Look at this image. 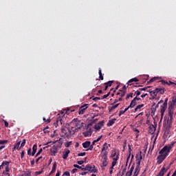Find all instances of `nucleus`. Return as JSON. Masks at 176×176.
<instances>
[{
	"label": "nucleus",
	"instance_id": "f257e3e1",
	"mask_svg": "<svg viewBox=\"0 0 176 176\" xmlns=\"http://www.w3.org/2000/svg\"><path fill=\"white\" fill-rule=\"evenodd\" d=\"M70 124L72 126H74L76 128H74V126H72V130H74L75 131V133H76V131H78V129H82V127H83V123L79 120L78 118H74L71 122Z\"/></svg>",
	"mask_w": 176,
	"mask_h": 176
},
{
	"label": "nucleus",
	"instance_id": "f03ea898",
	"mask_svg": "<svg viewBox=\"0 0 176 176\" xmlns=\"http://www.w3.org/2000/svg\"><path fill=\"white\" fill-rule=\"evenodd\" d=\"M174 144L175 143H172L169 146H164L159 152L160 155H163L164 156L167 157V156H168V153H170V151H171L173 146H174Z\"/></svg>",
	"mask_w": 176,
	"mask_h": 176
},
{
	"label": "nucleus",
	"instance_id": "7ed1b4c3",
	"mask_svg": "<svg viewBox=\"0 0 176 176\" xmlns=\"http://www.w3.org/2000/svg\"><path fill=\"white\" fill-rule=\"evenodd\" d=\"M62 134L63 137L65 138H71V135L75 134V131L72 129H69L68 128H62L61 129Z\"/></svg>",
	"mask_w": 176,
	"mask_h": 176
},
{
	"label": "nucleus",
	"instance_id": "20e7f679",
	"mask_svg": "<svg viewBox=\"0 0 176 176\" xmlns=\"http://www.w3.org/2000/svg\"><path fill=\"white\" fill-rule=\"evenodd\" d=\"M65 122H67V118H65V115L59 116L57 118L56 121L54 123V126H55V127H57L58 124H60V126H63L65 124Z\"/></svg>",
	"mask_w": 176,
	"mask_h": 176
},
{
	"label": "nucleus",
	"instance_id": "39448f33",
	"mask_svg": "<svg viewBox=\"0 0 176 176\" xmlns=\"http://www.w3.org/2000/svg\"><path fill=\"white\" fill-rule=\"evenodd\" d=\"M166 91V89L164 88H162L161 87H159L158 88H156L153 93L151 94V96L153 97L152 99H155V97L157 96V93H160V94H164V92Z\"/></svg>",
	"mask_w": 176,
	"mask_h": 176
},
{
	"label": "nucleus",
	"instance_id": "423d86ee",
	"mask_svg": "<svg viewBox=\"0 0 176 176\" xmlns=\"http://www.w3.org/2000/svg\"><path fill=\"white\" fill-rule=\"evenodd\" d=\"M87 168H88L87 171H89V173H98V172L97 168H96V166H94V165L91 166L90 164H87Z\"/></svg>",
	"mask_w": 176,
	"mask_h": 176
},
{
	"label": "nucleus",
	"instance_id": "0eeeda50",
	"mask_svg": "<svg viewBox=\"0 0 176 176\" xmlns=\"http://www.w3.org/2000/svg\"><path fill=\"white\" fill-rule=\"evenodd\" d=\"M51 156H56V153H58V148L54 145L50 150Z\"/></svg>",
	"mask_w": 176,
	"mask_h": 176
},
{
	"label": "nucleus",
	"instance_id": "6e6552de",
	"mask_svg": "<svg viewBox=\"0 0 176 176\" xmlns=\"http://www.w3.org/2000/svg\"><path fill=\"white\" fill-rule=\"evenodd\" d=\"M86 109H87V104H85L80 107L79 111H78V115H83L85 112H86Z\"/></svg>",
	"mask_w": 176,
	"mask_h": 176
},
{
	"label": "nucleus",
	"instance_id": "1a4fd4ad",
	"mask_svg": "<svg viewBox=\"0 0 176 176\" xmlns=\"http://www.w3.org/2000/svg\"><path fill=\"white\" fill-rule=\"evenodd\" d=\"M166 155H163L162 154H160L157 157V164H162L163 163L164 160L166 159Z\"/></svg>",
	"mask_w": 176,
	"mask_h": 176
},
{
	"label": "nucleus",
	"instance_id": "9d476101",
	"mask_svg": "<svg viewBox=\"0 0 176 176\" xmlns=\"http://www.w3.org/2000/svg\"><path fill=\"white\" fill-rule=\"evenodd\" d=\"M70 153H71V151H69V149L65 148V151L63 152V159H64L65 160H67V159H68V155H69Z\"/></svg>",
	"mask_w": 176,
	"mask_h": 176
},
{
	"label": "nucleus",
	"instance_id": "9b49d317",
	"mask_svg": "<svg viewBox=\"0 0 176 176\" xmlns=\"http://www.w3.org/2000/svg\"><path fill=\"white\" fill-rule=\"evenodd\" d=\"M160 82H161L162 85H168V86H173V87H175V83L171 81L167 82L164 80H162Z\"/></svg>",
	"mask_w": 176,
	"mask_h": 176
},
{
	"label": "nucleus",
	"instance_id": "f8f14e48",
	"mask_svg": "<svg viewBox=\"0 0 176 176\" xmlns=\"http://www.w3.org/2000/svg\"><path fill=\"white\" fill-rule=\"evenodd\" d=\"M104 126V121L99 122L94 126L95 130H101V128Z\"/></svg>",
	"mask_w": 176,
	"mask_h": 176
},
{
	"label": "nucleus",
	"instance_id": "ddd939ff",
	"mask_svg": "<svg viewBox=\"0 0 176 176\" xmlns=\"http://www.w3.org/2000/svg\"><path fill=\"white\" fill-rule=\"evenodd\" d=\"M166 109H167V106L162 104L160 109L161 118L164 116V112H166Z\"/></svg>",
	"mask_w": 176,
	"mask_h": 176
},
{
	"label": "nucleus",
	"instance_id": "4468645a",
	"mask_svg": "<svg viewBox=\"0 0 176 176\" xmlns=\"http://www.w3.org/2000/svg\"><path fill=\"white\" fill-rule=\"evenodd\" d=\"M118 160H119V154H118L116 157L113 158V162L111 164V168H113L115 167V166H116V163H117Z\"/></svg>",
	"mask_w": 176,
	"mask_h": 176
},
{
	"label": "nucleus",
	"instance_id": "2eb2a0df",
	"mask_svg": "<svg viewBox=\"0 0 176 176\" xmlns=\"http://www.w3.org/2000/svg\"><path fill=\"white\" fill-rule=\"evenodd\" d=\"M148 129V131L151 134H153V133L156 131V126H155L153 124L150 125Z\"/></svg>",
	"mask_w": 176,
	"mask_h": 176
},
{
	"label": "nucleus",
	"instance_id": "dca6fc26",
	"mask_svg": "<svg viewBox=\"0 0 176 176\" xmlns=\"http://www.w3.org/2000/svg\"><path fill=\"white\" fill-rule=\"evenodd\" d=\"M128 148H129V155L126 158V166H127V163H129V160H130V157L131 156V151H133L131 149V146L130 144L128 145Z\"/></svg>",
	"mask_w": 176,
	"mask_h": 176
},
{
	"label": "nucleus",
	"instance_id": "f3484780",
	"mask_svg": "<svg viewBox=\"0 0 176 176\" xmlns=\"http://www.w3.org/2000/svg\"><path fill=\"white\" fill-rule=\"evenodd\" d=\"M176 99L172 100V102L169 103V107L168 109H174V106L175 105Z\"/></svg>",
	"mask_w": 176,
	"mask_h": 176
},
{
	"label": "nucleus",
	"instance_id": "a211bd4d",
	"mask_svg": "<svg viewBox=\"0 0 176 176\" xmlns=\"http://www.w3.org/2000/svg\"><path fill=\"white\" fill-rule=\"evenodd\" d=\"M132 82H140V80H138L137 78H131L128 81L127 85L131 86L133 85Z\"/></svg>",
	"mask_w": 176,
	"mask_h": 176
},
{
	"label": "nucleus",
	"instance_id": "6ab92c4d",
	"mask_svg": "<svg viewBox=\"0 0 176 176\" xmlns=\"http://www.w3.org/2000/svg\"><path fill=\"white\" fill-rule=\"evenodd\" d=\"M137 105V100L135 99H133L131 102L130 105L129 106V108H134Z\"/></svg>",
	"mask_w": 176,
	"mask_h": 176
},
{
	"label": "nucleus",
	"instance_id": "aec40b11",
	"mask_svg": "<svg viewBox=\"0 0 176 176\" xmlns=\"http://www.w3.org/2000/svg\"><path fill=\"white\" fill-rule=\"evenodd\" d=\"M37 149H38V145L34 144L32 147V156H35Z\"/></svg>",
	"mask_w": 176,
	"mask_h": 176
},
{
	"label": "nucleus",
	"instance_id": "412c9836",
	"mask_svg": "<svg viewBox=\"0 0 176 176\" xmlns=\"http://www.w3.org/2000/svg\"><path fill=\"white\" fill-rule=\"evenodd\" d=\"M56 168H57V163L55 162L53 164L52 169V170H51V172L50 173V175H51V174H54V173H56Z\"/></svg>",
	"mask_w": 176,
	"mask_h": 176
},
{
	"label": "nucleus",
	"instance_id": "4be33fe9",
	"mask_svg": "<svg viewBox=\"0 0 176 176\" xmlns=\"http://www.w3.org/2000/svg\"><path fill=\"white\" fill-rule=\"evenodd\" d=\"M102 164L101 167H107L108 166V158H102Z\"/></svg>",
	"mask_w": 176,
	"mask_h": 176
},
{
	"label": "nucleus",
	"instance_id": "5701e85b",
	"mask_svg": "<svg viewBox=\"0 0 176 176\" xmlns=\"http://www.w3.org/2000/svg\"><path fill=\"white\" fill-rule=\"evenodd\" d=\"M91 144V142L90 141H86L82 143V146L83 148H89V146H90Z\"/></svg>",
	"mask_w": 176,
	"mask_h": 176
},
{
	"label": "nucleus",
	"instance_id": "b1692460",
	"mask_svg": "<svg viewBox=\"0 0 176 176\" xmlns=\"http://www.w3.org/2000/svg\"><path fill=\"white\" fill-rule=\"evenodd\" d=\"M119 105H120V103H118V104L109 107V112H112V111H113V109H116V108H118L119 107Z\"/></svg>",
	"mask_w": 176,
	"mask_h": 176
},
{
	"label": "nucleus",
	"instance_id": "393cba45",
	"mask_svg": "<svg viewBox=\"0 0 176 176\" xmlns=\"http://www.w3.org/2000/svg\"><path fill=\"white\" fill-rule=\"evenodd\" d=\"M136 159L137 160H142V151H140L137 155H136Z\"/></svg>",
	"mask_w": 176,
	"mask_h": 176
},
{
	"label": "nucleus",
	"instance_id": "a878e982",
	"mask_svg": "<svg viewBox=\"0 0 176 176\" xmlns=\"http://www.w3.org/2000/svg\"><path fill=\"white\" fill-rule=\"evenodd\" d=\"M115 122H116V118H113V120H109V122L107 124V126L109 127H111V126H112L113 124H115Z\"/></svg>",
	"mask_w": 176,
	"mask_h": 176
},
{
	"label": "nucleus",
	"instance_id": "bb28decb",
	"mask_svg": "<svg viewBox=\"0 0 176 176\" xmlns=\"http://www.w3.org/2000/svg\"><path fill=\"white\" fill-rule=\"evenodd\" d=\"M133 171H134V165H133V166L131 167L129 171H128V172L126 173V175H128V176H131V175H133Z\"/></svg>",
	"mask_w": 176,
	"mask_h": 176
},
{
	"label": "nucleus",
	"instance_id": "cd10ccee",
	"mask_svg": "<svg viewBox=\"0 0 176 176\" xmlns=\"http://www.w3.org/2000/svg\"><path fill=\"white\" fill-rule=\"evenodd\" d=\"M107 149H108V144L107 142H105L102 145V148L101 151H102V152H105V151H107Z\"/></svg>",
	"mask_w": 176,
	"mask_h": 176
},
{
	"label": "nucleus",
	"instance_id": "c85d7f7f",
	"mask_svg": "<svg viewBox=\"0 0 176 176\" xmlns=\"http://www.w3.org/2000/svg\"><path fill=\"white\" fill-rule=\"evenodd\" d=\"M159 77H154L149 80V81L147 82V85H149V83H153V82H155V80H158Z\"/></svg>",
	"mask_w": 176,
	"mask_h": 176
},
{
	"label": "nucleus",
	"instance_id": "c756f323",
	"mask_svg": "<svg viewBox=\"0 0 176 176\" xmlns=\"http://www.w3.org/2000/svg\"><path fill=\"white\" fill-rule=\"evenodd\" d=\"M98 74L100 80H104V76H102V72L101 71V68H99Z\"/></svg>",
	"mask_w": 176,
	"mask_h": 176
},
{
	"label": "nucleus",
	"instance_id": "7c9ffc66",
	"mask_svg": "<svg viewBox=\"0 0 176 176\" xmlns=\"http://www.w3.org/2000/svg\"><path fill=\"white\" fill-rule=\"evenodd\" d=\"M112 83H113V80H109L107 82H104V85L107 86V87H111V86H112Z\"/></svg>",
	"mask_w": 176,
	"mask_h": 176
},
{
	"label": "nucleus",
	"instance_id": "2f4dec72",
	"mask_svg": "<svg viewBox=\"0 0 176 176\" xmlns=\"http://www.w3.org/2000/svg\"><path fill=\"white\" fill-rule=\"evenodd\" d=\"M21 142H18L16 144L14 145V149H19L20 151V144Z\"/></svg>",
	"mask_w": 176,
	"mask_h": 176
},
{
	"label": "nucleus",
	"instance_id": "473e14b6",
	"mask_svg": "<svg viewBox=\"0 0 176 176\" xmlns=\"http://www.w3.org/2000/svg\"><path fill=\"white\" fill-rule=\"evenodd\" d=\"M103 155H102V159H108V151H102Z\"/></svg>",
	"mask_w": 176,
	"mask_h": 176
},
{
	"label": "nucleus",
	"instance_id": "72a5a7b5",
	"mask_svg": "<svg viewBox=\"0 0 176 176\" xmlns=\"http://www.w3.org/2000/svg\"><path fill=\"white\" fill-rule=\"evenodd\" d=\"M144 104H138L135 108V112H138L139 109H141V108H143Z\"/></svg>",
	"mask_w": 176,
	"mask_h": 176
},
{
	"label": "nucleus",
	"instance_id": "f704fd0d",
	"mask_svg": "<svg viewBox=\"0 0 176 176\" xmlns=\"http://www.w3.org/2000/svg\"><path fill=\"white\" fill-rule=\"evenodd\" d=\"M85 137H89V135H91V129L84 133Z\"/></svg>",
	"mask_w": 176,
	"mask_h": 176
},
{
	"label": "nucleus",
	"instance_id": "c9c22d12",
	"mask_svg": "<svg viewBox=\"0 0 176 176\" xmlns=\"http://www.w3.org/2000/svg\"><path fill=\"white\" fill-rule=\"evenodd\" d=\"M56 142H58L56 145H55L58 148H61V145H63V143L58 142V140H56V142H53V144H56Z\"/></svg>",
	"mask_w": 176,
	"mask_h": 176
},
{
	"label": "nucleus",
	"instance_id": "e433bc0d",
	"mask_svg": "<svg viewBox=\"0 0 176 176\" xmlns=\"http://www.w3.org/2000/svg\"><path fill=\"white\" fill-rule=\"evenodd\" d=\"M120 98L123 99L124 96H126V91L124 90H120Z\"/></svg>",
	"mask_w": 176,
	"mask_h": 176
},
{
	"label": "nucleus",
	"instance_id": "4c0bfd02",
	"mask_svg": "<svg viewBox=\"0 0 176 176\" xmlns=\"http://www.w3.org/2000/svg\"><path fill=\"white\" fill-rule=\"evenodd\" d=\"M31 170H25L24 171V176H31Z\"/></svg>",
	"mask_w": 176,
	"mask_h": 176
},
{
	"label": "nucleus",
	"instance_id": "58836bf2",
	"mask_svg": "<svg viewBox=\"0 0 176 176\" xmlns=\"http://www.w3.org/2000/svg\"><path fill=\"white\" fill-rule=\"evenodd\" d=\"M101 138H102V135H101L99 138H98L97 140H94L92 142L93 145H94V144H96V142H98V141H100Z\"/></svg>",
	"mask_w": 176,
	"mask_h": 176
},
{
	"label": "nucleus",
	"instance_id": "ea45409f",
	"mask_svg": "<svg viewBox=\"0 0 176 176\" xmlns=\"http://www.w3.org/2000/svg\"><path fill=\"white\" fill-rule=\"evenodd\" d=\"M26 140L23 139L22 141V143L21 144L20 148L19 149H21V148H23V146H25V142H26Z\"/></svg>",
	"mask_w": 176,
	"mask_h": 176
},
{
	"label": "nucleus",
	"instance_id": "a19ab883",
	"mask_svg": "<svg viewBox=\"0 0 176 176\" xmlns=\"http://www.w3.org/2000/svg\"><path fill=\"white\" fill-rule=\"evenodd\" d=\"M43 120L45 123H50V122H52L50 118L46 119L45 117L43 118Z\"/></svg>",
	"mask_w": 176,
	"mask_h": 176
},
{
	"label": "nucleus",
	"instance_id": "79ce46f5",
	"mask_svg": "<svg viewBox=\"0 0 176 176\" xmlns=\"http://www.w3.org/2000/svg\"><path fill=\"white\" fill-rule=\"evenodd\" d=\"M43 151V148H40L38 151V153L36 154L35 157H38L39 156V155H41L42 153V152Z\"/></svg>",
	"mask_w": 176,
	"mask_h": 176
},
{
	"label": "nucleus",
	"instance_id": "37998d69",
	"mask_svg": "<svg viewBox=\"0 0 176 176\" xmlns=\"http://www.w3.org/2000/svg\"><path fill=\"white\" fill-rule=\"evenodd\" d=\"M133 93H130L129 94L126 95V100H129V98H133Z\"/></svg>",
	"mask_w": 176,
	"mask_h": 176
},
{
	"label": "nucleus",
	"instance_id": "c03bdc74",
	"mask_svg": "<svg viewBox=\"0 0 176 176\" xmlns=\"http://www.w3.org/2000/svg\"><path fill=\"white\" fill-rule=\"evenodd\" d=\"M71 145H72V142H68L65 144V146L66 148H69V146H71Z\"/></svg>",
	"mask_w": 176,
	"mask_h": 176
},
{
	"label": "nucleus",
	"instance_id": "a18cd8bd",
	"mask_svg": "<svg viewBox=\"0 0 176 176\" xmlns=\"http://www.w3.org/2000/svg\"><path fill=\"white\" fill-rule=\"evenodd\" d=\"M111 94V92H109L107 94L104 95L100 99L101 100H104L105 98H108V97H109V95Z\"/></svg>",
	"mask_w": 176,
	"mask_h": 176
},
{
	"label": "nucleus",
	"instance_id": "49530a36",
	"mask_svg": "<svg viewBox=\"0 0 176 176\" xmlns=\"http://www.w3.org/2000/svg\"><path fill=\"white\" fill-rule=\"evenodd\" d=\"M135 96H136V97H138V96H141V91L139 90H137L135 92Z\"/></svg>",
	"mask_w": 176,
	"mask_h": 176
},
{
	"label": "nucleus",
	"instance_id": "de8ad7c7",
	"mask_svg": "<svg viewBox=\"0 0 176 176\" xmlns=\"http://www.w3.org/2000/svg\"><path fill=\"white\" fill-rule=\"evenodd\" d=\"M168 116L174 115V109H168Z\"/></svg>",
	"mask_w": 176,
	"mask_h": 176
},
{
	"label": "nucleus",
	"instance_id": "09e8293b",
	"mask_svg": "<svg viewBox=\"0 0 176 176\" xmlns=\"http://www.w3.org/2000/svg\"><path fill=\"white\" fill-rule=\"evenodd\" d=\"M115 156H118V155H116V151H113L111 154V157H113V159L115 158Z\"/></svg>",
	"mask_w": 176,
	"mask_h": 176
},
{
	"label": "nucleus",
	"instance_id": "8fccbe9b",
	"mask_svg": "<svg viewBox=\"0 0 176 176\" xmlns=\"http://www.w3.org/2000/svg\"><path fill=\"white\" fill-rule=\"evenodd\" d=\"M122 98H116L115 99L113 104H116V102H119V101H122Z\"/></svg>",
	"mask_w": 176,
	"mask_h": 176
},
{
	"label": "nucleus",
	"instance_id": "3c124183",
	"mask_svg": "<svg viewBox=\"0 0 176 176\" xmlns=\"http://www.w3.org/2000/svg\"><path fill=\"white\" fill-rule=\"evenodd\" d=\"M93 148H94V144H90V146H89V148H87L86 151H91L93 149Z\"/></svg>",
	"mask_w": 176,
	"mask_h": 176
},
{
	"label": "nucleus",
	"instance_id": "603ef678",
	"mask_svg": "<svg viewBox=\"0 0 176 176\" xmlns=\"http://www.w3.org/2000/svg\"><path fill=\"white\" fill-rule=\"evenodd\" d=\"M10 162H8V161H4V162H2V164L3 165V164H5L6 166V167H9V164H10Z\"/></svg>",
	"mask_w": 176,
	"mask_h": 176
},
{
	"label": "nucleus",
	"instance_id": "864d4df0",
	"mask_svg": "<svg viewBox=\"0 0 176 176\" xmlns=\"http://www.w3.org/2000/svg\"><path fill=\"white\" fill-rule=\"evenodd\" d=\"M73 167H75V168H79L80 170H82V166H80L78 164H74Z\"/></svg>",
	"mask_w": 176,
	"mask_h": 176
},
{
	"label": "nucleus",
	"instance_id": "5fc2aeb1",
	"mask_svg": "<svg viewBox=\"0 0 176 176\" xmlns=\"http://www.w3.org/2000/svg\"><path fill=\"white\" fill-rule=\"evenodd\" d=\"M3 144H8V140H0V145H3Z\"/></svg>",
	"mask_w": 176,
	"mask_h": 176
},
{
	"label": "nucleus",
	"instance_id": "6e6d98bb",
	"mask_svg": "<svg viewBox=\"0 0 176 176\" xmlns=\"http://www.w3.org/2000/svg\"><path fill=\"white\" fill-rule=\"evenodd\" d=\"M140 91H146L148 90V87H144V88H140L139 89Z\"/></svg>",
	"mask_w": 176,
	"mask_h": 176
},
{
	"label": "nucleus",
	"instance_id": "4d7b16f0",
	"mask_svg": "<svg viewBox=\"0 0 176 176\" xmlns=\"http://www.w3.org/2000/svg\"><path fill=\"white\" fill-rule=\"evenodd\" d=\"M43 172V170H40V171H36L35 172V175H41V174Z\"/></svg>",
	"mask_w": 176,
	"mask_h": 176
},
{
	"label": "nucleus",
	"instance_id": "13d9d810",
	"mask_svg": "<svg viewBox=\"0 0 176 176\" xmlns=\"http://www.w3.org/2000/svg\"><path fill=\"white\" fill-rule=\"evenodd\" d=\"M125 113H126V111L120 110V112H119V116H122V115H123Z\"/></svg>",
	"mask_w": 176,
	"mask_h": 176
},
{
	"label": "nucleus",
	"instance_id": "bf43d9fd",
	"mask_svg": "<svg viewBox=\"0 0 176 176\" xmlns=\"http://www.w3.org/2000/svg\"><path fill=\"white\" fill-rule=\"evenodd\" d=\"M168 98H165V100H164V103H163V105H165V106H166L167 107V102H168Z\"/></svg>",
	"mask_w": 176,
	"mask_h": 176
},
{
	"label": "nucleus",
	"instance_id": "052dcab7",
	"mask_svg": "<svg viewBox=\"0 0 176 176\" xmlns=\"http://www.w3.org/2000/svg\"><path fill=\"white\" fill-rule=\"evenodd\" d=\"M135 171L140 173V166H139L136 165Z\"/></svg>",
	"mask_w": 176,
	"mask_h": 176
},
{
	"label": "nucleus",
	"instance_id": "680f3d73",
	"mask_svg": "<svg viewBox=\"0 0 176 176\" xmlns=\"http://www.w3.org/2000/svg\"><path fill=\"white\" fill-rule=\"evenodd\" d=\"M98 100H101V98L100 97H95L93 98V101H98Z\"/></svg>",
	"mask_w": 176,
	"mask_h": 176
},
{
	"label": "nucleus",
	"instance_id": "e2e57ef3",
	"mask_svg": "<svg viewBox=\"0 0 176 176\" xmlns=\"http://www.w3.org/2000/svg\"><path fill=\"white\" fill-rule=\"evenodd\" d=\"M86 155V153L84 152V153H80L78 154V156H85Z\"/></svg>",
	"mask_w": 176,
	"mask_h": 176
},
{
	"label": "nucleus",
	"instance_id": "0e129e2a",
	"mask_svg": "<svg viewBox=\"0 0 176 176\" xmlns=\"http://www.w3.org/2000/svg\"><path fill=\"white\" fill-rule=\"evenodd\" d=\"M77 163H78V164L82 165V164H83V163H85V161H83V160L78 161Z\"/></svg>",
	"mask_w": 176,
	"mask_h": 176
},
{
	"label": "nucleus",
	"instance_id": "69168bd1",
	"mask_svg": "<svg viewBox=\"0 0 176 176\" xmlns=\"http://www.w3.org/2000/svg\"><path fill=\"white\" fill-rule=\"evenodd\" d=\"M136 166H141V160H137Z\"/></svg>",
	"mask_w": 176,
	"mask_h": 176
},
{
	"label": "nucleus",
	"instance_id": "338daca9",
	"mask_svg": "<svg viewBox=\"0 0 176 176\" xmlns=\"http://www.w3.org/2000/svg\"><path fill=\"white\" fill-rule=\"evenodd\" d=\"M63 175L69 176L70 175L69 172H68V171L65 172L63 173Z\"/></svg>",
	"mask_w": 176,
	"mask_h": 176
},
{
	"label": "nucleus",
	"instance_id": "774afa93",
	"mask_svg": "<svg viewBox=\"0 0 176 176\" xmlns=\"http://www.w3.org/2000/svg\"><path fill=\"white\" fill-rule=\"evenodd\" d=\"M138 174H140V172L134 171L133 176H138Z\"/></svg>",
	"mask_w": 176,
	"mask_h": 176
}]
</instances>
